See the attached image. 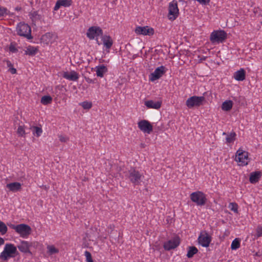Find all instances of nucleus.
Listing matches in <instances>:
<instances>
[{"instance_id":"obj_1","label":"nucleus","mask_w":262,"mask_h":262,"mask_svg":"<svg viewBox=\"0 0 262 262\" xmlns=\"http://www.w3.org/2000/svg\"><path fill=\"white\" fill-rule=\"evenodd\" d=\"M8 226L12 229L14 230L23 238L27 237L31 233V228L27 224H20L15 225L10 223L8 224Z\"/></svg>"},{"instance_id":"obj_2","label":"nucleus","mask_w":262,"mask_h":262,"mask_svg":"<svg viewBox=\"0 0 262 262\" xmlns=\"http://www.w3.org/2000/svg\"><path fill=\"white\" fill-rule=\"evenodd\" d=\"M18 254L16 247L12 244H6L4 251L0 254V258L7 260L9 258L14 257Z\"/></svg>"},{"instance_id":"obj_3","label":"nucleus","mask_w":262,"mask_h":262,"mask_svg":"<svg viewBox=\"0 0 262 262\" xmlns=\"http://www.w3.org/2000/svg\"><path fill=\"white\" fill-rule=\"evenodd\" d=\"M17 34L28 39L32 38L31 27L27 24L19 23L16 27Z\"/></svg>"},{"instance_id":"obj_4","label":"nucleus","mask_w":262,"mask_h":262,"mask_svg":"<svg viewBox=\"0 0 262 262\" xmlns=\"http://www.w3.org/2000/svg\"><path fill=\"white\" fill-rule=\"evenodd\" d=\"M191 200L198 206H203L206 204L207 199L206 195L202 191H198L192 192L190 195Z\"/></svg>"},{"instance_id":"obj_5","label":"nucleus","mask_w":262,"mask_h":262,"mask_svg":"<svg viewBox=\"0 0 262 262\" xmlns=\"http://www.w3.org/2000/svg\"><path fill=\"white\" fill-rule=\"evenodd\" d=\"M227 38V33L224 30L214 31L210 37L212 43H222Z\"/></svg>"},{"instance_id":"obj_6","label":"nucleus","mask_w":262,"mask_h":262,"mask_svg":"<svg viewBox=\"0 0 262 262\" xmlns=\"http://www.w3.org/2000/svg\"><path fill=\"white\" fill-rule=\"evenodd\" d=\"M126 176L134 185H138L141 182L142 174L138 170L133 168L128 171Z\"/></svg>"},{"instance_id":"obj_7","label":"nucleus","mask_w":262,"mask_h":262,"mask_svg":"<svg viewBox=\"0 0 262 262\" xmlns=\"http://www.w3.org/2000/svg\"><path fill=\"white\" fill-rule=\"evenodd\" d=\"M205 101V97L203 96H193L189 98L186 102V105L188 108H192L194 106H200L203 104Z\"/></svg>"},{"instance_id":"obj_8","label":"nucleus","mask_w":262,"mask_h":262,"mask_svg":"<svg viewBox=\"0 0 262 262\" xmlns=\"http://www.w3.org/2000/svg\"><path fill=\"white\" fill-rule=\"evenodd\" d=\"M179 14V12L177 2L173 1L169 4L168 18L171 20H174L178 17Z\"/></svg>"},{"instance_id":"obj_9","label":"nucleus","mask_w":262,"mask_h":262,"mask_svg":"<svg viewBox=\"0 0 262 262\" xmlns=\"http://www.w3.org/2000/svg\"><path fill=\"white\" fill-rule=\"evenodd\" d=\"M181 243L180 238L176 235L172 239L165 242L163 244V248L166 251H170L178 247Z\"/></svg>"},{"instance_id":"obj_10","label":"nucleus","mask_w":262,"mask_h":262,"mask_svg":"<svg viewBox=\"0 0 262 262\" xmlns=\"http://www.w3.org/2000/svg\"><path fill=\"white\" fill-rule=\"evenodd\" d=\"M135 32L138 35H143L151 36L154 35L155 31L152 28L148 26H137L135 29Z\"/></svg>"},{"instance_id":"obj_11","label":"nucleus","mask_w":262,"mask_h":262,"mask_svg":"<svg viewBox=\"0 0 262 262\" xmlns=\"http://www.w3.org/2000/svg\"><path fill=\"white\" fill-rule=\"evenodd\" d=\"M138 126L139 128L144 133L149 134L153 130L151 124L146 120H142L139 121Z\"/></svg>"},{"instance_id":"obj_12","label":"nucleus","mask_w":262,"mask_h":262,"mask_svg":"<svg viewBox=\"0 0 262 262\" xmlns=\"http://www.w3.org/2000/svg\"><path fill=\"white\" fill-rule=\"evenodd\" d=\"M102 30L99 27L93 26L90 27L86 33V36L90 39H94L95 37L102 35Z\"/></svg>"},{"instance_id":"obj_13","label":"nucleus","mask_w":262,"mask_h":262,"mask_svg":"<svg viewBox=\"0 0 262 262\" xmlns=\"http://www.w3.org/2000/svg\"><path fill=\"white\" fill-rule=\"evenodd\" d=\"M235 160L241 163V165H247L248 164V153L238 149L236 154Z\"/></svg>"},{"instance_id":"obj_14","label":"nucleus","mask_w":262,"mask_h":262,"mask_svg":"<svg viewBox=\"0 0 262 262\" xmlns=\"http://www.w3.org/2000/svg\"><path fill=\"white\" fill-rule=\"evenodd\" d=\"M165 68L162 66L156 69L155 71L150 74V80L151 81L159 79L165 72Z\"/></svg>"},{"instance_id":"obj_15","label":"nucleus","mask_w":262,"mask_h":262,"mask_svg":"<svg viewBox=\"0 0 262 262\" xmlns=\"http://www.w3.org/2000/svg\"><path fill=\"white\" fill-rule=\"evenodd\" d=\"M211 241V237L207 233L201 234L198 238L199 243L204 247H208Z\"/></svg>"},{"instance_id":"obj_16","label":"nucleus","mask_w":262,"mask_h":262,"mask_svg":"<svg viewBox=\"0 0 262 262\" xmlns=\"http://www.w3.org/2000/svg\"><path fill=\"white\" fill-rule=\"evenodd\" d=\"M63 77L71 80V81H77L79 78V74L74 71H72L70 72H64L63 74Z\"/></svg>"},{"instance_id":"obj_17","label":"nucleus","mask_w":262,"mask_h":262,"mask_svg":"<svg viewBox=\"0 0 262 262\" xmlns=\"http://www.w3.org/2000/svg\"><path fill=\"white\" fill-rule=\"evenodd\" d=\"M73 3L72 0H58L54 6V10H58L60 7H70Z\"/></svg>"},{"instance_id":"obj_18","label":"nucleus","mask_w":262,"mask_h":262,"mask_svg":"<svg viewBox=\"0 0 262 262\" xmlns=\"http://www.w3.org/2000/svg\"><path fill=\"white\" fill-rule=\"evenodd\" d=\"M30 247L29 242L25 241H21L20 244L17 246L19 250L25 253H31L29 250Z\"/></svg>"},{"instance_id":"obj_19","label":"nucleus","mask_w":262,"mask_h":262,"mask_svg":"<svg viewBox=\"0 0 262 262\" xmlns=\"http://www.w3.org/2000/svg\"><path fill=\"white\" fill-rule=\"evenodd\" d=\"M261 176V172L255 171L250 173L249 181L252 184H255L258 182Z\"/></svg>"},{"instance_id":"obj_20","label":"nucleus","mask_w":262,"mask_h":262,"mask_svg":"<svg viewBox=\"0 0 262 262\" xmlns=\"http://www.w3.org/2000/svg\"><path fill=\"white\" fill-rule=\"evenodd\" d=\"M145 105L148 108L159 109L161 106V102L160 101L148 100L145 102Z\"/></svg>"},{"instance_id":"obj_21","label":"nucleus","mask_w":262,"mask_h":262,"mask_svg":"<svg viewBox=\"0 0 262 262\" xmlns=\"http://www.w3.org/2000/svg\"><path fill=\"white\" fill-rule=\"evenodd\" d=\"M9 191L16 192L21 189V184L19 182H13L7 184L6 185Z\"/></svg>"},{"instance_id":"obj_22","label":"nucleus","mask_w":262,"mask_h":262,"mask_svg":"<svg viewBox=\"0 0 262 262\" xmlns=\"http://www.w3.org/2000/svg\"><path fill=\"white\" fill-rule=\"evenodd\" d=\"M29 16L30 18L31 19L33 24L34 25L36 21L39 20L41 18V16L40 15L37 11H32L29 14Z\"/></svg>"},{"instance_id":"obj_23","label":"nucleus","mask_w":262,"mask_h":262,"mask_svg":"<svg viewBox=\"0 0 262 262\" xmlns=\"http://www.w3.org/2000/svg\"><path fill=\"white\" fill-rule=\"evenodd\" d=\"M102 40L106 49L109 50L112 47L113 41L110 36H103L102 38Z\"/></svg>"},{"instance_id":"obj_24","label":"nucleus","mask_w":262,"mask_h":262,"mask_svg":"<svg viewBox=\"0 0 262 262\" xmlns=\"http://www.w3.org/2000/svg\"><path fill=\"white\" fill-rule=\"evenodd\" d=\"M96 72L98 77H102L107 72V68L105 66L102 64L96 67Z\"/></svg>"},{"instance_id":"obj_25","label":"nucleus","mask_w":262,"mask_h":262,"mask_svg":"<svg viewBox=\"0 0 262 262\" xmlns=\"http://www.w3.org/2000/svg\"><path fill=\"white\" fill-rule=\"evenodd\" d=\"M234 78L238 81H243L245 79L246 72L243 69L236 71L234 75Z\"/></svg>"},{"instance_id":"obj_26","label":"nucleus","mask_w":262,"mask_h":262,"mask_svg":"<svg viewBox=\"0 0 262 262\" xmlns=\"http://www.w3.org/2000/svg\"><path fill=\"white\" fill-rule=\"evenodd\" d=\"M223 135H226V141L227 143H233L236 139V134L234 132H231L228 134L224 132Z\"/></svg>"},{"instance_id":"obj_27","label":"nucleus","mask_w":262,"mask_h":262,"mask_svg":"<svg viewBox=\"0 0 262 262\" xmlns=\"http://www.w3.org/2000/svg\"><path fill=\"white\" fill-rule=\"evenodd\" d=\"M233 106V102L231 100H227L224 102L222 105V109L225 111H230Z\"/></svg>"},{"instance_id":"obj_28","label":"nucleus","mask_w":262,"mask_h":262,"mask_svg":"<svg viewBox=\"0 0 262 262\" xmlns=\"http://www.w3.org/2000/svg\"><path fill=\"white\" fill-rule=\"evenodd\" d=\"M198 249L194 246H189L188 248L187 256L188 258L192 257L194 254L198 252Z\"/></svg>"},{"instance_id":"obj_29","label":"nucleus","mask_w":262,"mask_h":262,"mask_svg":"<svg viewBox=\"0 0 262 262\" xmlns=\"http://www.w3.org/2000/svg\"><path fill=\"white\" fill-rule=\"evenodd\" d=\"M47 249V253L49 255L57 254L59 252L58 249L56 248L54 245H48Z\"/></svg>"},{"instance_id":"obj_30","label":"nucleus","mask_w":262,"mask_h":262,"mask_svg":"<svg viewBox=\"0 0 262 262\" xmlns=\"http://www.w3.org/2000/svg\"><path fill=\"white\" fill-rule=\"evenodd\" d=\"M52 102V98L49 95L43 96L41 98L40 102L43 105L51 104Z\"/></svg>"},{"instance_id":"obj_31","label":"nucleus","mask_w":262,"mask_h":262,"mask_svg":"<svg viewBox=\"0 0 262 262\" xmlns=\"http://www.w3.org/2000/svg\"><path fill=\"white\" fill-rule=\"evenodd\" d=\"M38 51V49L33 46H28L27 50L26 51V54L29 55L33 56L35 55Z\"/></svg>"},{"instance_id":"obj_32","label":"nucleus","mask_w":262,"mask_h":262,"mask_svg":"<svg viewBox=\"0 0 262 262\" xmlns=\"http://www.w3.org/2000/svg\"><path fill=\"white\" fill-rule=\"evenodd\" d=\"M240 247V241L238 238H235L232 242L231 248L232 250H236Z\"/></svg>"},{"instance_id":"obj_33","label":"nucleus","mask_w":262,"mask_h":262,"mask_svg":"<svg viewBox=\"0 0 262 262\" xmlns=\"http://www.w3.org/2000/svg\"><path fill=\"white\" fill-rule=\"evenodd\" d=\"M8 230V228L6 224L0 221V233L2 235L5 234Z\"/></svg>"},{"instance_id":"obj_34","label":"nucleus","mask_w":262,"mask_h":262,"mask_svg":"<svg viewBox=\"0 0 262 262\" xmlns=\"http://www.w3.org/2000/svg\"><path fill=\"white\" fill-rule=\"evenodd\" d=\"M7 67L9 68L8 71L11 74H14L16 73V69L13 67L12 63L9 60H6Z\"/></svg>"},{"instance_id":"obj_35","label":"nucleus","mask_w":262,"mask_h":262,"mask_svg":"<svg viewBox=\"0 0 262 262\" xmlns=\"http://www.w3.org/2000/svg\"><path fill=\"white\" fill-rule=\"evenodd\" d=\"M228 208L231 211L235 213H237L238 205L236 203H230L228 205Z\"/></svg>"},{"instance_id":"obj_36","label":"nucleus","mask_w":262,"mask_h":262,"mask_svg":"<svg viewBox=\"0 0 262 262\" xmlns=\"http://www.w3.org/2000/svg\"><path fill=\"white\" fill-rule=\"evenodd\" d=\"M32 128L33 134H36L37 137H39L42 132L41 128L38 126H33Z\"/></svg>"},{"instance_id":"obj_37","label":"nucleus","mask_w":262,"mask_h":262,"mask_svg":"<svg viewBox=\"0 0 262 262\" xmlns=\"http://www.w3.org/2000/svg\"><path fill=\"white\" fill-rule=\"evenodd\" d=\"M17 134L21 137L25 136L26 133L23 126L19 125L17 130Z\"/></svg>"},{"instance_id":"obj_38","label":"nucleus","mask_w":262,"mask_h":262,"mask_svg":"<svg viewBox=\"0 0 262 262\" xmlns=\"http://www.w3.org/2000/svg\"><path fill=\"white\" fill-rule=\"evenodd\" d=\"M80 105L84 109L89 110L90 109L92 106V104L91 102H89L88 101H84L82 102Z\"/></svg>"},{"instance_id":"obj_39","label":"nucleus","mask_w":262,"mask_h":262,"mask_svg":"<svg viewBox=\"0 0 262 262\" xmlns=\"http://www.w3.org/2000/svg\"><path fill=\"white\" fill-rule=\"evenodd\" d=\"M84 255L86 257V260L87 262H94L92 255L89 251H85L84 252Z\"/></svg>"},{"instance_id":"obj_40","label":"nucleus","mask_w":262,"mask_h":262,"mask_svg":"<svg viewBox=\"0 0 262 262\" xmlns=\"http://www.w3.org/2000/svg\"><path fill=\"white\" fill-rule=\"evenodd\" d=\"M262 236V227L258 226L256 229L255 237L257 238Z\"/></svg>"},{"instance_id":"obj_41","label":"nucleus","mask_w":262,"mask_h":262,"mask_svg":"<svg viewBox=\"0 0 262 262\" xmlns=\"http://www.w3.org/2000/svg\"><path fill=\"white\" fill-rule=\"evenodd\" d=\"M8 10L7 8L0 6V17L4 16L7 14Z\"/></svg>"},{"instance_id":"obj_42","label":"nucleus","mask_w":262,"mask_h":262,"mask_svg":"<svg viewBox=\"0 0 262 262\" xmlns=\"http://www.w3.org/2000/svg\"><path fill=\"white\" fill-rule=\"evenodd\" d=\"M9 51L12 53H16L18 50L16 48L14 44L11 43L9 46Z\"/></svg>"},{"instance_id":"obj_43","label":"nucleus","mask_w":262,"mask_h":262,"mask_svg":"<svg viewBox=\"0 0 262 262\" xmlns=\"http://www.w3.org/2000/svg\"><path fill=\"white\" fill-rule=\"evenodd\" d=\"M59 139L60 141H61V142H66L69 139V138L67 137V136H63L62 135L59 136Z\"/></svg>"},{"instance_id":"obj_44","label":"nucleus","mask_w":262,"mask_h":262,"mask_svg":"<svg viewBox=\"0 0 262 262\" xmlns=\"http://www.w3.org/2000/svg\"><path fill=\"white\" fill-rule=\"evenodd\" d=\"M198 1L200 3L202 4H206L208 3L210 0H196Z\"/></svg>"},{"instance_id":"obj_45","label":"nucleus","mask_w":262,"mask_h":262,"mask_svg":"<svg viewBox=\"0 0 262 262\" xmlns=\"http://www.w3.org/2000/svg\"><path fill=\"white\" fill-rule=\"evenodd\" d=\"M85 80L89 83H94V80L89 78H85Z\"/></svg>"},{"instance_id":"obj_46","label":"nucleus","mask_w":262,"mask_h":262,"mask_svg":"<svg viewBox=\"0 0 262 262\" xmlns=\"http://www.w3.org/2000/svg\"><path fill=\"white\" fill-rule=\"evenodd\" d=\"M4 242V239L2 237H0V246L3 245Z\"/></svg>"},{"instance_id":"obj_47","label":"nucleus","mask_w":262,"mask_h":262,"mask_svg":"<svg viewBox=\"0 0 262 262\" xmlns=\"http://www.w3.org/2000/svg\"><path fill=\"white\" fill-rule=\"evenodd\" d=\"M98 238H99L100 239H102V238H104V239H106V237L105 236V237H102V236H98Z\"/></svg>"},{"instance_id":"obj_48","label":"nucleus","mask_w":262,"mask_h":262,"mask_svg":"<svg viewBox=\"0 0 262 262\" xmlns=\"http://www.w3.org/2000/svg\"><path fill=\"white\" fill-rule=\"evenodd\" d=\"M206 57H203V58H202L201 59V60H206Z\"/></svg>"},{"instance_id":"obj_49","label":"nucleus","mask_w":262,"mask_h":262,"mask_svg":"<svg viewBox=\"0 0 262 262\" xmlns=\"http://www.w3.org/2000/svg\"><path fill=\"white\" fill-rule=\"evenodd\" d=\"M110 229H111V230H113V228H112L111 226H110Z\"/></svg>"},{"instance_id":"obj_50","label":"nucleus","mask_w":262,"mask_h":262,"mask_svg":"<svg viewBox=\"0 0 262 262\" xmlns=\"http://www.w3.org/2000/svg\"><path fill=\"white\" fill-rule=\"evenodd\" d=\"M256 255H257V256H258V255H258V254L257 253H256Z\"/></svg>"},{"instance_id":"obj_51","label":"nucleus","mask_w":262,"mask_h":262,"mask_svg":"<svg viewBox=\"0 0 262 262\" xmlns=\"http://www.w3.org/2000/svg\"><path fill=\"white\" fill-rule=\"evenodd\" d=\"M87 237L90 238L91 237V236H90L89 237L88 236Z\"/></svg>"}]
</instances>
